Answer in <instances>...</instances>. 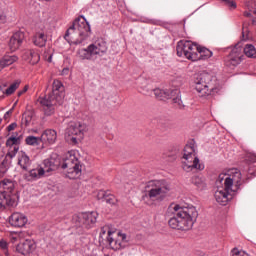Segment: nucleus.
I'll return each instance as SVG.
<instances>
[{
	"instance_id": "27",
	"label": "nucleus",
	"mask_w": 256,
	"mask_h": 256,
	"mask_svg": "<svg viewBox=\"0 0 256 256\" xmlns=\"http://www.w3.org/2000/svg\"><path fill=\"white\" fill-rule=\"evenodd\" d=\"M97 199L99 201H105V203H108L109 205H115L116 201L115 196L105 190H100L98 192Z\"/></svg>"
},
{
	"instance_id": "10",
	"label": "nucleus",
	"mask_w": 256,
	"mask_h": 256,
	"mask_svg": "<svg viewBox=\"0 0 256 256\" xmlns=\"http://www.w3.org/2000/svg\"><path fill=\"white\" fill-rule=\"evenodd\" d=\"M156 99H172V103L178 109H183L185 105H183V100H181V91L179 89H166L162 90L156 88L153 90Z\"/></svg>"
},
{
	"instance_id": "1",
	"label": "nucleus",
	"mask_w": 256,
	"mask_h": 256,
	"mask_svg": "<svg viewBox=\"0 0 256 256\" xmlns=\"http://www.w3.org/2000/svg\"><path fill=\"white\" fill-rule=\"evenodd\" d=\"M43 164L45 173L57 171L61 167V169H66L68 179H79L81 177L82 166L74 154H66L62 162L59 155L52 154L50 158L44 160Z\"/></svg>"
},
{
	"instance_id": "22",
	"label": "nucleus",
	"mask_w": 256,
	"mask_h": 256,
	"mask_svg": "<svg viewBox=\"0 0 256 256\" xmlns=\"http://www.w3.org/2000/svg\"><path fill=\"white\" fill-rule=\"evenodd\" d=\"M42 143H48V145H53L57 141V131L54 129L45 130L40 136Z\"/></svg>"
},
{
	"instance_id": "15",
	"label": "nucleus",
	"mask_w": 256,
	"mask_h": 256,
	"mask_svg": "<svg viewBox=\"0 0 256 256\" xmlns=\"http://www.w3.org/2000/svg\"><path fill=\"white\" fill-rule=\"evenodd\" d=\"M242 59H243V47L237 44L225 59V65L227 67H237V65L241 63Z\"/></svg>"
},
{
	"instance_id": "35",
	"label": "nucleus",
	"mask_w": 256,
	"mask_h": 256,
	"mask_svg": "<svg viewBox=\"0 0 256 256\" xmlns=\"http://www.w3.org/2000/svg\"><path fill=\"white\" fill-rule=\"evenodd\" d=\"M19 85H21V82L15 81L10 85L9 88L6 89L5 95H13L17 89H19Z\"/></svg>"
},
{
	"instance_id": "48",
	"label": "nucleus",
	"mask_w": 256,
	"mask_h": 256,
	"mask_svg": "<svg viewBox=\"0 0 256 256\" xmlns=\"http://www.w3.org/2000/svg\"><path fill=\"white\" fill-rule=\"evenodd\" d=\"M5 95V91H3V86H0V97Z\"/></svg>"
},
{
	"instance_id": "54",
	"label": "nucleus",
	"mask_w": 256,
	"mask_h": 256,
	"mask_svg": "<svg viewBox=\"0 0 256 256\" xmlns=\"http://www.w3.org/2000/svg\"><path fill=\"white\" fill-rule=\"evenodd\" d=\"M254 14L256 15V10L254 11Z\"/></svg>"
},
{
	"instance_id": "34",
	"label": "nucleus",
	"mask_w": 256,
	"mask_h": 256,
	"mask_svg": "<svg viewBox=\"0 0 256 256\" xmlns=\"http://www.w3.org/2000/svg\"><path fill=\"white\" fill-rule=\"evenodd\" d=\"M26 145H31L35 147V145H39L42 143L41 141V136L40 137H35V136H27L25 139Z\"/></svg>"
},
{
	"instance_id": "11",
	"label": "nucleus",
	"mask_w": 256,
	"mask_h": 256,
	"mask_svg": "<svg viewBox=\"0 0 256 256\" xmlns=\"http://www.w3.org/2000/svg\"><path fill=\"white\" fill-rule=\"evenodd\" d=\"M218 179L219 181H223L224 179V187L234 191V193H236L241 186V172L237 168L231 169L228 175L220 174Z\"/></svg>"
},
{
	"instance_id": "4",
	"label": "nucleus",
	"mask_w": 256,
	"mask_h": 256,
	"mask_svg": "<svg viewBox=\"0 0 256 256\" xmlns=\"http://www.w3.org/2000/svg\"><path fill=\"white\" fill-rule=\"evenodd\" d=\"M149 190L142 196V201L149 204L150 201H163L167 193L171 191V186L165 180H153L148 184Z\"/></svg>"
},
{
	"instance_id": "21",
	"label": "nucleus",
	"mask_w": 256,
	"mask_h": 256,
	"mask_svg": "<svg viewBox=\"0 0 256 256\" xmlns=\"http://www.w3.org/2000/svg\"><path fill=\"white\" fill-rule=\"evenodd\" d=\"M22 59L27 63H30V65H37V63L41 61V56H39L37 51L30 49L23 53Z\"/></svg>"
},
{
	"instance_id": "12",
	"label": "nucleus",
	"mask_w": 256,
	"mask_h": 256,
	"mask_svg": "<svg viewBox=\"0 0 256 256\" xmlns=\"http://www.w3.org/2000/svg\"><path fill=\"white\" fill-rule=\"evenodd\" d=\"M38 103L42 107L44 114L48 117L55 113V107L62 105L61 97L55 98L52 94L38 98Z\"/></svg>"
},
{
	"instance_id": "20",
	"label": "nucleus",
	"mask_w": 256,
	"mask_h": 256,
	"mask_svg": "<svg viewBox=\"0 0 256 256\" xmlns=\"http://www.w3.org/2000/svg\"><path fill=\"white\" fill-rule=\"evenodd\" d=\"M50 95H53L56 99H59L61 97V102L63 103V100L65 99V86H63V83L59 80H54L52 84V93Z\"/></svg>"
},
{
	"instance_id": "31",
	"label": "nucleus",
	"mask_w": 256,
	"mask_h": 256,
	"mask_svg": "<svg viewBox=\"0 0 256 256\" xmlns=\"http://www.w3.org/2000/svg\"><path fill=\"white\" fill-rule=\"evenodd\" d=\"M242 52L249 57L250 59H256V49L252 44H246L244 48H242Z\"/></svg>"
},
{
	"instance_id": "17",
	"label": "nucleus",
	"mask_w": 256,
	"mask_h": 256,
	"mask_svg": "<svg viewBox=\"0 0 256 256\" xmlns=\"http://www.w3.org/2000/svg\"><path fill=\"white\" fill-rule=\"evenodd\" d=\"M231 193L235 192L231 189H227V187L224 186L217 189L214 197L219 205H227V203H229V195H231Z\"/></svg>"
},
{
	"instance_id": "40",
	"label": "nucleus",
	"mask_w": 256,
	"mask_h": 256,
	"mask_svg": "<svg viewBox=\"0 0 256 256\" xmlns=\"http://www.w3.org/2000/svg\"><path fill=\"white\" fill-rule=\"evenodd\" d=\"M242 39L243 41H247V39H249V31L245 29V26H243L242 30Z\"/></svg>"
},
{
	"instance_id": "28",
	"label": "nucleus",
	"mask_w": 256,
	"mask_h": 256,
	"mask_svg": "<svg viewBox=\"0 0 256 256\" xmlns=\"http://www.w3.org/2000/svg\"><path fill=\"white\" fill-rule=\"evenodd\" d=\"M33 43L36 47H45L47 44V35L43 32H38L33 37Z\"/></svg>"
},
{
	"instance_id": "37",
	"label": "nucleus",
	"mask_w": 256,
	"mask_h": 256,
	"mask_svg": "<svg viewBox=\"0 0 256 256\" xmlns=\"http://www.w3.org/2000/svg\"><path fill=\"white\" fill-rule=\"evenodd\" d=\"M193 226L191 225H176V226H172V229H174L175 231H179V233H187V231H191Z\"/></svg>"
},
{
	"instance_id": "19",
	"label": "nucleus",
	"mask_w": 256,
	"mask_h": 256,
	"mask_svg": "<svg viewBox=\"0 0 256 256\" xmlns=\"http://www.w3.org/2000/svg\"><path fill=\"white\" fill-rule=\"evenodd\" d=\"M25 40V33L23 32H16L12 35L9 41V47L11 51H17L23 44V41Z\"/></svg>"
},
{
	"instance_id": "41",
	"label": "nucleus",
	"mask_w": 256,
	"mask_h": 256,
	"mask_svg": "<svg viewBox=\"0 0 256 256\" xmlns=\"http://www.w3.org/2000/svg\"><path fill=\"white\" fill-rule=\"evenodd\" d=\"M7 131L8 133H11V131H15L17 129V123L13 122L10 125L7 126Z\"/></svg>"
},
{
	"instance_id": "36",
	"label": "nucleus",
	"mask_w": 256,
	"mask_h": 256,
	"mask_svg": "<svg viewBox=\"0 0 256 256\" xmlns=\"http://www.w3.org/2000/svg\"><path fill=\"white\" fill-rule=\"evenodd\" d=\"M89 50L92 52V56L99 55V57H103L106 52L101 51V48L97 47L94 44L89 45Z\"/></svg>"
},
{
	"instance_id": "23",
	"label": "nucleus",
	"mask_w": 256,
	"mask_h": 256,
	"mask_svg": "<svg viewBox=\"0 0 256 256\" xmlns=\"http://www.w3.org/2000/svg\"><path fill=\"white\" fill-rule=\"evenodd\" d=\"M27 222V216L19 212H15L9 217L10 225H27Z\"/></svg>"
},
{
	"instance_id": "9",
	"label": "nucleus",
	"mask_w": 256,
	"mask_h": 256,
	"mask_svg": "<svg viewBox=\"0 0 256 256\" xmlns=\"http://www.w3.org/2000/svg\"><path fill=\"white\" fill-rule=\"evenodd\" d=\"M85 131H87V125L81 124L80 122L71 123L65 132V139L67 143L77 145V143L83 139Z\"/></svg>"
},
{
	"instance_id": "18",
	"label": "nucleus",
	"mask_w": 256,
	"mask_h": 256,
	"mask_svg": "<svg viewBox=\"0 0 256 256\" xmlns=\"http://www.w3.org/2000/svg\"><path fill=\"white\" fill-rule=\"evenodd\" d=\"M42 177H45V170L43 167L31 169L23 174V179L29 182L37 181V179H42Z\"/></svg>"
},
{
	"instance_id": "50",
	"label": "nucleus",
	"mask_w": 256,
	"mask_h": 256,
	"mask_svg": "<svg viewBox=\"0 0 256 256\" xmlns=\"http://www.w3.org/2000/svg\"><path fill=\"white\" fill-rule=\"evenodd\" d=\"M244 17H251V12H244Z\"/></svg>"
},
{
	"instance_id": "24",
	"label": "nucleus",
	"mask_w": 256,
	"mask_h": 256,
	"mask_svg": "<svg viewBox=\"0 0 256 256\" xmlns=\"http://www.w3.org/2000/svg\"><path fill=\"white\" fill-rule=\"evenodd\" d=\"M18 165L23 169V171H27L31 167V158L27 155V153L21 151L18 154Z\"/></svg>"
},
{
	"instance_id": "53",
	"label": "nucleus",
	"mask_w": 256,
	"mask_h": 256,
	"mask_svg": "<svg viewBox=\"0 0 256 256\" xmlns=\"http://www.w3.org/2000/svg\"><path fill=\"white\" fill-rule=\"evenodd\" d=\"M12 233H15L16 235H21V232H12Z\"/></svg>"
},
{
	"instance_id": "47",
	"label": "nucleus",
	"mask_w": 256,
	"mask_h": 256,
	"mask_svg": "<svg viewBox=\"0 0 256 256\" xmlns=\"http://www.w3.org/2000/svg\"><path fill=\"white\" fill-rule=\"evenodd\" d=\"M69 73V68H64L62 70V75H67Z\"/></svg>"
},
{
	"instance_id": "38",
	"label": "nucleus",
	"mask_w": 256,
	"mask_h": 256,
	"mask_svg": "<svg viewBox=\"0 0 256 256\" xmlns=\"http://www.w3.org/2000/svg\"><path fill=\"white\" fill-rule=\"evenodd\" d=\"M94 45H96L98 49H100L104 53H107V42L105 40L99 39L94 43Z\"/></svg>"
},
{
	"instance_id": "39",
	"label": "nucleus",
	"mask_w": 256,
	"mask_h": 256,
	"mask_svg": "<svg viewBox=\"0 0 256 256\" xmlns=\"http://www.w3.org/2000/svg\"><path fill=\"white\" fill-rule=\"evenodd\" d=\"M0 249L3 251H7V249H9V243H7L5 239L0 240Z\"/></svg>"
},
{
	"instance_id": "46",
	"label": "nucleus",
	"mask_w": 256,
	"mask_h": 256,
	"mask_svg": "<svg viewBox=\"0 0 256 256\" xmlns=\"http://www.w3.org/2000/svg\"><path fill=\"white\" fill-rule=\"evenodd\" d=\"M23 93H27V86H25L22 91L18 92V97H21V95H23Z\"/></svg>"
},
{
	"instance_id": "14",
	"label": "nucleus",
	"mask_w": 256,
	"mask_h": 256,
	"mask_svg": "<svg viewBox=\"0 0 256 256\" xmlns=\"http://www.w3.org/2000/svg\"><path fill=\"white\" fill-rule=\"evenodd\" d=\"M97 217H99L97 212H82L74 215L72 221L75 225H95Z\"/></svg>"
},
{
	"instance_id": "2",
	"label": "nucleus",
	"mask_w": 256,
	"mask_h": 256,
	"mask_svg": "<svg viewBox=\"0 0 256 256\" xmlns=\"http://www.w3.org/2000/svg\"><path fill=\"white\" fill-rule=\"evenodd\" d=\"M168 215H174L168 220V225H195L199 212L195 207H181L179 204H170L167 211Z\"/></svg>"
},
{
	"instance_id": "30",
	"label": "nucleus",
	"mask_w": 256,
	"mask_h": 256,
	"mask_svg": "<svg viewBox=\"0 0 256 256\" xmlns=\"http://www.w3.org/2000/svg\"><path fill=\"white\" fill-rule=\"evenodd\" d=\"M197 57L198 61L210 59V57H213V52L205 47L198 46Z\"/></svg>"
},
{
	"instance_id": "16",
	"label": "nucleus",
	"mask_w": 256,
	"mask_h": 256,
	"mask_svg": "<svg viewBox=\"0 0 256 256\" xmlns=\"http://www.w3.org/2000/svg\"><path fill=\"white\" fill-rule=\"evenodd\" d=\"M21 144V136H11L6 141V147H9L6 158L13 159L19 153V145Z\"/></svg>"
},
{
	"instance_id": "5",
	"label": "nucleus",
	"mask_w": 256,
	"mask_h": 256,
	"mask_svg": "<svg viewBox=\"0 0 256 256\" xmlns=\"http://www.w3.org/2000/svg\"><path fill=\"white\" fill-rule=\"evenodd\" d=\"M19 196L15 191V183L9 179L0 182V209L17 207Z\"/></svg>"
},
{
	"instance_id": "6",
	"label": "nucleus",
	"mask_w": 256,
	"mask_h": 256,
	"mask_svg": "<svg viewBox=\"0 0 256 256\" xmlns=\"http://www.w3.org/2000/svg\"><path fill=\"white\" fill-rule=\"evenodd\" d=\"M214 81L215 78L207 72H202L195 76V89L200 97H209V95H215L219 91Z\"/></svg>"
},
{
	"instance_id": "45",
	"label": "nucleus",
	"mask_w": 256,
	"mask_h": 256,
	"mask_svg": "<svg viewBox=\"0 0 256 256\" xmlns=\"http://www.w3.org/2000/svg\"><path fill=\"white\" fill-rule=\"evenodd\" d=\"M107 226H103L102 228H101V232H100V235H105V233H107Z\"/></svg>"
},
{
	"instance_id": "8",
	"label": "nucleus",
	"mask_w": 256,
	"mask_h": 256,
	"mask_svg": "<svg viewBox=\"0 0 256 256\" xmlns=\"http://www.w3.org/2000/svg\"><path fill=\"white\" fill-rule=\"evenodd\" d=\"M183 159V169L184 171H191L192 169H197V171H203L205 165L201 164L198 157L195 155V148L193 146L186 145L184 147Z\"/></svg>"
},
{
	"instance_id": "29",
	"label": "nucleus",
	"mask_w": 256,
	"mask_h": 256,
	"mask_svg": "<svg viewBox=\"0 0 256 256\" xmlns=\"http://www.w3.org/2000/svg\"><path fill=\"white\" fill-rule=\"evenodd\" d=\"M19 61V57L16 55H5L3 58L0 59V65L1 67H9V65H13V63H17Z\"/></svg>"
},
{
	"instance_id": "51",
	"label": "nucleus",
	"mask_w": 256,
	"mask_h": 256,
	"mask_svg": "<svg viewBox=\"0 0 256 256\" xmlns=\"http://www.w3.org/2000/svg\"><path fill=\"white\" fill-rule=\"evenodd\" d=\"M52 59H53V56L50 55V56L48 57V59H47L48 63H51Z\"/></svg>"
},
{
	"instance_id": "33",
	"label": "nucleus",
	"mask_w": 256,
	"mask_h": 256,
	"mask_svg": "<svg viewBox=\"0 0 256 256\" xmlns=\"http://www.w3.org/2000/svg\"><path fill=\"white\" fill-rule=\"evenodd\" d=\"M191 184L195 185V187H197V189H200V191H202V189H205V187H207V185L205 184V180L199 176L192 177Z\"/></svg>"
},
{
	"instance_id": "42",
	"label": "nucleus",
	"mask_w": 256,
	"mask_h": 256,
	"mask_svg": "<svg viewBox=\"0 0 256 256\" xmlns=\"http://www.w3.org/2000/svg\"><path fill=\"white\" fill-rule=\"evenodd\" d=\"M247 161H249V163H256V154H248Z\"/></svg>"
},
{
	"instance_id": "49",
	"label": "nucleus",
	"mask_w": 256,
	"mask_h": 256,
	"mask_svg": "<svg viewBox=\"0 0 256 256\" xmlns=\"http://www.w3.org/2000/svg\"><path fill=\"white\" fill-rule=\"evenodd\" d=\"M9 115H11V111L6 112L4 115V118L7 119L9 117Z\"/></svg>"
},
{
	"instance_id": "26",
	"label": "nucleus",
	"mask_w": 256,
	"mask_h": 256,
	"mask_svg": "<svg viewBox=\"0 0 256 256\" xmlns=\"http://www.w3.org/2000/svg\"><path fill=\"white\" fill-rule=\"evenodd\" d=\"M179 153H181V148H179V146H173L168 151L164 152L162 157L167 161H176Z\"/></svg>"
},
{
	"instance_id": "13",
	"label": "nucleus",
	"mask_w": 256,
	"mask_h": 256,
	"mask_svg": "<svg viewBox=\"0 0 256 256\" xmlns=\"http://www.w3.org/2000/svg\"><path fill=\"white\" fill-rule=\"evenodd\" d=\"M107 241L114 251H119V249L125 248L127 243V235L121 232H117V230L108 229V237Z\"/></svg>"
},
{
	"instance_id": "43",
	"label": "nucleus",
	"mask_w": 256,
	"mask_h": 256,
	"mask_svg": "<svg viewBox=\"0 0 256 256\" xmlns=\"http://www.w3.org/2000/svg\"><path fill=\"white\" fill-rule=\"evenodd\" d=\"M0 173L2 175H5V173H7V166L5 165V161H3L0 165Z\"/></svg>"
},
{
	"instance_id": "7",
	"label": "nucleus",
	"mask_w": 256,
	"mask_h": 256,
	"mask_svg": "<svg viewBox=\"0 0 256 256\" xmlns=\"http://www.w3.org/2000/svg\"><path fill=\"white\" fill-rule=\"evenodd\" d=\"M176 51L178 57H185L190 61H199V57L197 56L199 46L189 40L178 41Z\"/></svg>"
},
{
	"instance_id": "32",
	"label": "nucleus",
	"mask_w": 256,
	"mask_h": 256,
	"mask_svg": "<svg viewBox=\"0 0 256 256\" xmlns=\"http://www.w3.org/2000/svg\"><path fill=\"white\" fill-rule=\"evenodd\" d=\"M78 56L82 60L86 59L87 61H91V59H93V53L89 49V46L87 48L78 50Z\"/></svg>"
},
{
	"instance_id": "3",
	"label": "nucleus",
	"mask_w": 256,
	"mask_h": 256,
	"mask_svg": "<svg viewBox=\"0 0 256 256\" xmlns=\"http://www.w3.org/2000/svg\"><path fill=\"white\" fill-rule=\"evenodd\" d=\"M91 35V26L84 16L76 18L67 29L64 39L72 45H81Z\"/></svg>"
},
{
	"instance_id": "44",
	"label": "nucleus",
	"mask_w": 256,
	"mask_h": 256,
	"mask_svg": "<svg viewBox=\"0 0 256 256\" xmlns=\"http://www.w3.org/2000/svg\"><path fill=\"white\" fill-rule=\"evenodd\" d=\"M7 21V17L3 14H0V24L5 23Z\"/></svg>"
},
{
	"instance_id": "25",
	"label": "nucleus",
	"mask_w": 256,
	"mask_h": 256,
	"mask_svg": "<svg viewBox=\"0 0 256 256\" xmlns=\"http://www.w3.org/2000/svg\"><path fill=\"white\" fill-rule=\"evenodd\" d=\"M16 250L21 255H29L33 251V242L31 240H25L24 242L17 245Z\"/></svg>"
},
{
	"instance_id": "52",
	"label": "nucleus",
	"mask_w": 256,
	"mask_h": 256,
	"mask_svg": "<svg viewBox=\"0 0 256 256\" xmlns=\"http://www.w3.org/2000/svg\"><path fill=\"white\" fill-rule=\"evenodd\" d=\"M252 23H253V25H255V23H256V18H253V19H252Z\"/></svg>"
}]
</instances>
